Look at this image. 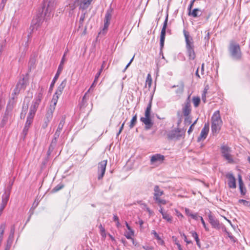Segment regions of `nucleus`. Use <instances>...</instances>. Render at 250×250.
I'll use <instances>...</instances> for the list:
<instances>
[{"instance_id": "obj_1", "label": "nucleus", "mask_w": 250, "mask_h": 250, "mask_svg": "<svg viewBox=\"0 0 250 250\" xmlns=\"http://www.w3.org/2000/svg\"><path fill=\"white\" fill-rule=\"evenodd\" d=\"M46 14L47 7H46L45 3L44 2L42 8L39 10L38 13L36 16V18H34L32 21L30 27V30L31 31L28 35V37L31 36L32 32H33L35 29H37V28L41 25L43 20L45 19V17Z\"/></svg>"}, {"instance_id": "obj_2", "label": "nucleus", "mask_w": 250, "mask_h": 250, "mask_svg": "<svg viewBox=\"0 0 250 250\" xmlns=\"http://www.w3.org/2000/svg\"><path fill=\"white\" fill-rule=\"evenodd\" d=\"M66 84V80L64 79L60 85L58 86L56 92L53 95V98L51 102V105L50 106V113L48 111V118L49 117H52V114L55 110V106L58 102V98L59 96L62 94V91L64 89V88L65 87Z\"/></svg>"}, {"instance_id": "obj_3", "label": "nucleus", "mask_w": 250, "mask_h": 250, "mask_svg": "<svg viewBox=\"0 0 250 250\" xmlns=\"http://www.w3.org/2000/svg\"><path fill=\"white\" fill-rule=\"evenodd\" d=\"M185 38L186 47L189 59L193 60L196 57L194 51V42L192 37L185 30L183 31Z\"/></svg>"}, {"instance_id": "obj_4", "label": "nucleus", "mask_w": 250, "mask_h": 250, "mask_svg": "<svg viewBox=\"0 0 250 250\" xmlns=\"http://www.w3.org/2000/svg\"><path fill=\"white\" fill-rule=\"evenodd\" d=\"M230 57L234 61H239L242 59V53L240 45L233 41H231L228 47Z\"/></svg>"}, {"instance_id": "obj_5", "label": "nucleus", "mask_w": 250, "mask_h": 250, "mask_svg": "<svg viewBox=\"0 0 250 250\" xmlns=\"http://www.w3.org/2000/svg\"><path fill=\"white\" fill-rule=\"evenodd\" d=\"M211 129L213 134H217L221 129L223 122L219 110L215 111L213 114L211 119Z\"/></svg>"}, {"instance_id": "obj_6", "label": "nucleus", "mask_w": 250, "mask_h": 250, "mask_svg": "<svg viewBox=\"0 0 250 250\" xmlns=\"http://www.w3.org/2000/svg\"><path fill=\"white\" fill-rule=\"evenodd\" d=\"M151 109V102H149L145 110V117H141L140 120L145 125L146 129H149L153 125V123L150 119V112Z\"/></svg>"}, {"instance_id": "obj_7", "label": "nucleus", "mask_w": 250, "mask_h": 250, "mask_svg": "<svg viewBox=\"0 0 250 250\" xmlns=\"http://www.w3.org/2000/svg\"><path fill=\"white\" fill-rule=\"evenodd\" d=\"M221 152L222 157L227 161L229 164L234 163L233 156L231 154V149L227 145H222L221 146Z\"/></svg>"}, {"instance_id": "obj_8", "label": "nucleus", "mask_w": 250, "mask_h": 250, "mask_svg": "<svg viewBox=\"0 0 250 250\" xmlns=\"http://www.w3.org/2000/svg\"><path fill=\"white\" fill-rule=\"evenodd\" d=\"M15 104V97L13 96L12 98H11L6 106V110L5 113L1 120V123L0 124V126L1 127H3L8 122V114L9 112L12 111L13 109L14 106Z\"/></svg>"}, {"instance_id": "obj_9", "label": "nucleus", "mask_w": 250, "mask_h": 250, "mask_svg": "<svg viewBox=\"0 0 250 250\" xmlns=\"http://www.w3.org/2000/svg\"><path fill=\"white\" fill-rule=\"evenodd\" d=\"M65 123V117H62L59 125L58 126V128L57 129V130L54 134V139L52 140L50 147L49 149L51 148H53L54 146L56 145V143L57 142V139L59 137L60 133L62 131V130L63 128V126L64 125V124Z\"/></svg>"}, {"instance_id": "obj_10", "label": "nucleus", "mask_w": 250, "mask_h": 250, "mask_svg": "<svg viewBox=\"0 0 250 250\" xmlns=\"http://www.w3.org/2000/svg\"><path fill=\"white\" fill-rule=\"evenodd\" d=\"M27 82L28 80L26 78L24 77L22 79H20L17 83L12 95H17L21 92V91L24 90L27 84Z\"/></svg>"}, {"instance_id": "obj_11", "label": "nucleus", "mask_w": 250, "mask_h": 250, "mask_svg": "<svg viewBox=\"0 0 250 250\" xmlns=\"http://www.w3.org/2000/svg\"><path fill=\"white\" fill-rule=\"evenodd\" d=\"M168 14H167L165 20L164 21L163 26L162 27V29L161 30V35H160V44L161 48L162 49L164 45V42H165V36H166V29L167 25V22H168Z\"/></svg>"}, {"instance_id": "obj_12", "label": "nucleus", "mask_w": 250, "mask_h": 250, "mask_svg": "<svg viewBox=\"0 0 250 250\" xmlns=\"http://www.w3.org/2000/svg\"><path fill=\"white\" fill-rule=\"evenodd\" d=\"M182 106V112L184 116L185 117L189 116L191 111L190 95L188 96Z\"/></svg>"}, {"instance_id": "obj_13", "label": "nucleus", "mask_w": 250, "mask_h": 250, "mask_svg": "<svg viewBox=\"0 0 250 250\" xmlns=\"http://www.w3.org/2000/svg\"><path fill=\"white\" fill-rule=\"evenodd\" d=\"M107 160H104L98 164V179L101 180L104 177L105 173Z\"/></svg>"}, {"instance_id": "obj_14", "label": "nucleus", "mask_w": 250, "mask_h": 250, "mask_svg": "<svg viewBox=\"0 0 250 250\" xmlns=\"http://www.w3.org/2000/svg\"><path fill=\"white\" fill-rule=\"evenodd\" d=\"M208 221L212 228L216 229H220L221 228V224L219 221L210 212L208 215Z\"/></svg>"}, {"instance_id": "obj_15", "label": "nucleus", "mask_w": 250, "mask_h": 250, "mask_svg": "<svg viewBox=\"0 0 250 250\" xmlns=\"http://www.w3.org/2000/svg\"><path fill=\"white\" fill-rule=\"evenodd\" d=\"M228 179V185L229 188H235L236 187V179L231 173H228L226 175Z\"/></svg>"}, {"instance_id": "obj_16", "label": "nucleus", "mask_w": 250, "mask_h": 250, "mask_svg": "<svg viewBox=\"0 0 250 250\" xmlns=\"http://www.w3.org/2000/svg\"><path fill=\"white\" fill-rule=\"evenodd\" d=\"M180 133V129L177 128L169 132L167 134V137L170 140H178L182 137Z\"/></svg>"}, {"instance_id": "obj_17", "label": "nucleus", "mask_w": 250, "mask_h": 250, "mask_svg": "<svg viewBox=\"0 0 250 250\" xmlns=\"http://www.w3.org/2000/svg\"><path fill=\"white\" fill-rule=\"evenodd\" d=\"M209 125L208 124H205L201 131L200 136L197 139L198 142H200L201 140H205L207 137Z\"/></svg>"}, {"instance_id": "obj_18", "label": "nucleus", "mask_w": 250, "mask_h": 250, "mask_svg": "<svg viewBox=\"0 0 250 250\" xmlns=\"http://www.w3.org/2000/svg\"><path fill=\"white\" fill-rule=\"evenodd\" d=\"M164 156L160 154H156L155 155H153L151 157V164H153L156 163H161L164 161Z\"/></svg>"}, {"instance_id": "obj_19", "label": "nucleus", "mask_w": 250, "mask_h": 250, "mask_svg": "<svg viewBox=\"0 0 250 250\" xmlns=\"http://www.w3.org/2000/svg\"><path fill=\"white\" fill-rule=\"evenodd\" d=\"M32 97V96H31V97L28 96V97H25V98L24 99V100L23 103V105H22L21 114H26V113L27 111L28 108L29 103L30 102L31 98Z\"/></svg>"}, {"instance_id": "obj_20", "label": "nucleus", "mask_w": 250, "mask_h": 250, "mask_svg": "<svg viewBox=\"0 0 250 250\" xmlns=\"http://www.w3.org/2000/svg\"><path fill=\"white\" fill-rule=\"evenodd\" d=\"M163 194L164 191L160 189L159 187L157 185L155 186L153 194L154 200L158 199V198H160Z\"/></svg>"}, {"instance_id": "obj_21", "label": "nucleus", "mask_w": 250, "mask_h": 250, "mask_svg": "<svg viewBox=\"0 0 250 250\" xmlns=\"http://www.w3.org/2000/svg\"><path fill=\"white\" fill-rule=\"evenodd\" d=\"M239 187L240 190V192L242 194L244 195L246 192V189L244 187V185L243 182L242 176L240 174L238 175Z\"/></svg>"}, {"instance_id": "obj_22", "label": "nucleus", "mask_w": 250, "mask_h": 250, "mask_svg": "<svg viewBox=\"0 0 250 250\" xmlns=\"http://www.w3.org/2000/svg\"><path fill=\"white\" fill-rule=\"evenodd\" d=\"M80 8L83 9H87L93 0H79Z\"/></svg>"}, {"instance_id": "obj_23", "label": "nucleus", "mask_w": 250, "mask_h": 250, "mask_svg": "<svg viewBox=\"0 0 250 250\" xmlns=\"http://www.w3.org/2000/svg\"><path fill=\"white\" fill-rule=\"evenodd\" d=\"M61 71H62V67L61 66V65H60V66L58 67V71L50 84V89H51L52 88V87L54 86L55 83H56V81L57 80V79H58V78L59 77L60 72Z\"/></svg>"}, {"instance_id": "obj_24", "label": "nucleus", "mask_w": 250, "mask_h": 250, "mask_svg": "<svg viewBox=\"0 0 250 250\" xmlns=\"http://www.w3.org/2000/svg\"><path fill=\"white\" fill-rule=\"evenodd\" d=\"M202 14V11L201 9L199 8H194L192 11H190V14H189V11H188V15L191 16L194 18H196L200 17Z\"/></svg>"}, {"instance_id": "obj_25", "label": "nucleus", "mask_w": 250, "mask_h": 250, "mask_svg": "<svg viewBox=\"0 0 250 250\" xmlns=\"http://www.w3.org/2000/svg\"><path fill=\"white\" fill-rule=\"evenodd\" d=\"M14 235L9 234L7 240V245L5 250H9L14 239Z\"/></svg>"}, {"instance_id": "obj_26", "label": "nucleus", "mask_w": 250, "mask_h": 250, "mask_svg": "<svg viewBox=\"0 0 250 250\" xmlns=\"http://www.w3.org/2000/svg\"><path fill=\"white\" fill-rule=\"evenodd\" d=\"M190 233L191 234L192 236L194 238V239L196 242L197 245L198 246V247L199 248H200L201 245L200 242V239L198 237V235L197 233L195 231H191L190 232Z\"/></svg>"}, {"instance_id": "obj_27", "label": "nucleus", "mask_w": 250, "mask_h": 250, "mask_svg": "<svg viewBox=\"0 0 250 250\" xmlns=\"http://www.w3.org/2000/svg\"><path fill=\"white\" fill-rule=\"evenodd\" d=\"M41 196H38L36 200H35L34 202L33 203L32 208L30 209V210H32V212H31V214L33 213V210L36 208L38 206L40 201L41 199H42L43 198V196L40 199Z\"/></svg>"}, {"instance_id": "obj_28", "label": "nucleus", "mask_w": 250, "mask_h": 250, "mask_svg": "<svg viewBox=\"0 0 250 250\" xmlns=\"http://www.w3.org/2000/svg\"><path fill=\"white\" fill-rule=\"evenodd\" d=\"M184 84L182 83L180 85H177V89L176 90V93L180 95L182 94L184 91Z\"/></svg>"}, {"instance_id": "obj_29", "label": "nucleus", "mask_w": 250, "mask_h": 250, "mask_svg": "<svg viewBox=\"0 0 250 250\" xmlns=\"http://www.w3.org/2000/svg\"><path fill=\"white\" fill-rule=\"evenodd\" d=\"M152 83V79L150 74H148L146 82V86L147 85L148 88H150Z\"/></svg>"}, {"instance_id": "obj_30", "label": "nucleus", "mask_w": 250, "mask_h": 250, "mask_svg": "<svg viewBox=\"0 0 250 250\" xmlns=\"http://www.w3.org/2000/svg\"><path fill=\"white\" fill-rule=\"evenodd\" d=\"M137 114H136L133 117V118H132V119L130 122V124L129 125L130 128H133L134 127V126L136 125V124L137 123Z\"/></svg>"}, {"instance_id": "obj_31", "label": "nucleus", "mask_w": 250, "mask_h": 250, "mask_svg": "<svg viewBox=\"0 0 250 250\" xmlns=\"http://www.w3.org/2000/svg\"><path fill=\"white\" fill-rule=\"evenodd\" d=\"M163 218L166 220L167 222L171 223L172 222V217L167 212L165 213H162Z\"/></svg>"}, {"instance_id": "obj_32", "label": "nucleus", "mask_w": 250, "mask_h": 250, "mask_svg": "<svg viewBox=\"0 0 250 250\" xmlns=\"http://www.w3.org/2000/svg\"><path fill=\"white\" fill-rule=\"evenodd\" d=\"M9 199V194L6 193H4L2 196V202L1 203L4 205H6L7 202Z\"/></svg>"}, {"instance_id": "obj_33", "label": "nucleus", "mask_w": 250, "mask_h": 250, "mask_svg": "<svg viewBox=\"0 0 250 250\" xmlns=\"http://www.w3.org/2000/svg\"><path fill=\"white\" fill-rule=\"evenodd\" d=\"M200 98L198 97H193L192 98V101L194 106L197 107L199 106L200 103Z\"/></svg>"}, {"instance_id": "obj_34", "label": "nucleus", "mask_w": 250, "mask_h": 250, "mask_svg": "<svg viewBox=\"0 0 250 250\" xmlns=\"http://www.w3.org/2000/svg\"><path fill=\"white\" fill-rule=\"evenodd\" d=\"M105 62H106L105 61H104L103 62V63H102V64L101 65L100 69L99 70V71L98 72V73L96 74V75L95 76V79H98V78L100 77V75H101L103 70L104 68V64L105 63Z\"/></svg>"}, {"instance_id": "obj_35", "label": "nucleus", "mask_w": 250, "mask_h": 250, "mask_svg": "<svg viewBox=\"0 0 250 250\" xmlns=\"http://www.w3.org/2000/svg\"><path fill=\"white\" fill-rule=\"evenodd\" d=\"M154 200L158 204V205L160 207H161L162 205H164L167 204L166 200H165L164 199H162L160 197L158 198V199H155Z\"/></svg>"}, {"instance_id": "obj_36", "label": "nucleus", "mask_w": 250, "mask_h": 250, "mask_svg": "<svg viewBox=\"0 0 250 250\" xmlns=\"http://www.w3.org/2000/svg\"><path fill=\"white\" fill-rule=\"evenodd\" d=\"M5 229V224H2L0 226V239H3V235Z\"/></svg>"}, {"instance_id": "obj_37", "label": "nucleus", "mask_w": 250, "mask_h": 250, "mask_svg": "<svg viewBox=\"0 0 250 250\" xmlns=\"http://www.w3.org/2000/svg\"><path fill=\"white\" fill-rule=\"evenodd\" d=\"M134 235V231H128L125 233V236L128 239H132V236Z\"/></svg>"}, {"instance_id": "obj_38", "label": "nucleus", "mask_w": 250, "mask_h": 250, "mask_svg": "<svg viewBox=\"0 0 250 250\" xmlns=\"http://www.w3.org/2000/svg\"><path fill=\"white\" fill-rule=\"evenodd\" d=\"M32 122H33V119H31V118L27 117V120H26V122L25 123L24 127L29 128L30 125L32 124Z\"/></svg>"}, {"instance_id": "obj_39", "label": "nucleus", "mask_w": 250, "mask_h": 250, "mask_svg": "<svg viewBox=\"0 0 250 250\" xmlns=\"http://www.w3.org/2000/svg\"><path fill=\"white\" fill-rule=\"evenodd\" d=\"M111 18V12L107 11L105 15L104 20L110 21Z\"/></svg>"}, {"instance_id": "obj_40", "label": "nucleus", "mask_w": 250, "mask_h": 250, "mask_svg": "<svg viewBox=\"0 0 250 250\" xmlns=\"http://www.w3.org/2000/svg\"><path fill=\"white\" fill-rule=\"evenodd\" d=\"M97 80H98V79H95V78L94 79V80L93 83H92V84L91 85L90 88L88 90L87 92H89L90 91L93 90V88L96 86V83L97 82Z\"/></svg>"}, {"instance_id": "obj_41", "label": "nucleus", "mask_w": 250, "mask_h": 250, "mask_svg": "<svg viewBox=\"0 0 250 250\" xmlns=\"http://www.w3.org/2000/svg\"><path fill=\"white\" fill-rule=\"evenodd\" d=\"M35 62V60L34 58H31L29 62V67L30 69H31L32 67L34 66V64Z\"/></svg>"}, {"instance_id": "obj_42", "label": "nucleus", "mask_w": 250, "mask_h": 250, "mask_svg": "<svg viewBox=\"0 0 250 250\" xmlns=\"http://www.w3.org/2000/svg\"><path fill=\"white\" fill-rule=\"evenodd\" d=\"M207 92V89L205 88V89L203 91V93L202 94V99L204 103H205L206 102V94Z\"/></svg>"}, {"instance_id": "obj_43", "label": "nucleus", "mask_w": 250, "mask_h": 250, "mask_svg": "<svg viewBox=\"0 0 250 250\" xmlns=\"http://www.w3.org/2000/svg\"><path fill=\"white\" fill-rule=\"evenodd\" d=\"M180 234L184 237V241L187 243V244H191L192 243L191 240H188L187 236L184 233H180Z\"/></svg>"}, {"instance_id": "obj_44", "label": "nucleus", "mask_w": 250, "mask_h": 250, "mask_svg": "<svg viewBox=\"0 0 250 250\" xmlns=\"http://www.w3.org/2000/svg\"><path fill=\"white\" fill-rule=\"evenodd\" d=\"M63 185H58L56 187H55L52 190L53 192H56L58 190H60L63 188Z\"/></svg>"}, {"instance_id": "obj_45", "label": "nucleus", "mask_w": 250, "mask_h": 250, "mask_svg": "<svg viewBox=\"0 0 250 250\" xmlns=\"http://www.w3.org/2000/svg\"><path fill=\"white\" fill-rule=\"evenodd\" d=\"M200 220H201V223H202V224H203V227H204V229H205V230H206V231H208L209 229H208V228L207 227L206 224V223H205V221L204 220V219H203V217H202V216H201V217H200Z\"/></svg>"}, {"instance_id": "obj_46", "label": "nucleus", "mask_w": 250, "mask_h": 250, "mask_svg": "<svg viewBox=\"0 0 250 250\" xmlns=\"http://www.w3.org/2000/svg\"><path fill=\"white\" fill-rule=\"evenodd\" d=\"M35 113L36 112L35 111H34L33 110H31L30 109V111H29V114L27 116V118H31V119H33L35 114Z\"/></svg>"}, {"instance_id": "obj_47", "label": "nucleus", "mask_w": 250, "mask_h": 250, "mask_svg": "<svg viewBox=\"0 0 250 250\" xmlns=\"http://www.w3.org/2000/svg\"><path fill=\"white\" fill-rule=\"evenodd\" d=\"M195 1H196V0H192L190 1V4L188 6V11H189V14H190V11H191V9L193 6L194 2Z\"/></svg>"}, {"instance_id": "obj_48", "label": "nucleus", "mask_w": 250, "mask_h": 250, "mask_svg": "<svg viewBox=\"0 0 250 250\" xmlns=\"http://www.w3.org/2000/svg\"><path fill=\"white\" fill-rule=\"evenodd\" d=\"M190 217L195 220H197L199 218H200V216H199L198 214L197 213H192L190 215Z\"/></svg>"}, {"instance_id": "obj_49", "label": "nucleus", "mask_w": 250, "mask_h": 250, "mask_svg": "<svg viewBox=\"0 0 250 250\" xmlns=\"http://www.w3.org/2000/svg\"><path fill=\"white\" fill-rule=\"evenodd\" d=\"M99 228H100V230L101 231V235L103 236H105V229H104V228L102 226V225H100Z\"/></svg>"}, {"instance_id": "obj_50", "label": "nucleus", "mask_w": 250, "mask_h": 250, "mask_svg": "<svg viewBox=\"0 0 250 250\" xmlns=\"http://www.w3.org/2000/svg\"><path fill=\"white\" fill-rule=\"evenodd\" d=\"M185 124H190L191 123V118L189 116L186 117V118L185 119Z\"/></svg>"}, {"instance_id": "obj_51", "label": "nucleus", "mask_w": 250, "mask_h": 250, "mask_svg": "<svg viewBox=\"0 0 250 250\" xmlns=\"http://www.w3.org/2000/svg\"><path fill=\"white\" fill-rule=\"evenodd\" d=\"M7 0H1V2L0 4V10H2L7 2Z\"/></svg>"}, {"instance_id": "obj_52", "label": "nucleus", "mask_w": 250, "mask_h": 250, "mask_svg": "<svg viewBox=\"0 0 250 250\" xmlns=\"http://www.w3.org/2000/svg\"><path fill=\"white\" fill-rule=\"evenodd\" d=\"M151 234H153L154 235V237L157 239V240H160V237L159 235L157 234V233L156 232L155 230H153L151 231Z\"/></svg>"}, {"instance_id": "obj_53", "label": "nucleus", "mask_w": 250, "mask_h": 250, "mask_svg": "<svg viewBox=\"0 0 250 250\" xmlns=\"http://www.w3.org/2000/svg\"><path fill=\"white\" fill-rule=\"evenodd\" d=\"M57 0H48V7L50 6H53Z\"/></svg>"}, {"instance_id": "obj_54", "label": "nucleus", "mask_w": 250, "mask_h": 250, "mask_svg": "<svg viewBox=\"0 0 250 250\" xmlns=\"http://www.w3.org/2000/svg\"><path fill=\"white\" fill-rule=\"evenodd\" d=\"M104 21V29H107L109 25V23H110V21Z\"/></svg>"}, {"instance_id": "obj_55", "label": "nucleus", "mask_w": 250, "mask_h": 250, "mask_svg": "<svg viewBox=\"0 0 250 250\" xmlns=\"http://www.w3.org/2000/svg\"><path fill=\"white\" fill-rule=\"evenodd\" d=\"M28 130H29L28 128L24 127L23 129L22 130V134H23L24 137H25V136L27 134Z\"/></svg>"}, {"instance_id": "obj_56", "label": "nucleus", "mask_w": 250, "mask_h": 250, "mask_svg": "<svg viewBox=\"0 0 250 250\" xmlns=\"http://www.w3.org/2000/svg\"><path fill=\"white\" fill-rule=\"evenodd\" d=\"M15 231V227L14 225L12 226L11 228L10 232L9 234H12L14 235V233Z\"/></svg>"}, {"instance_id": "obj_57", "label": "nucleus", "mask_w": 250, "mask_h": 250, "mask_svg": "<svg viewBox=\"0 0 250 250\" xmlns=\"http://www.w3.org/2000/svg\"><path fill=\"white\" fill-rule=\"evenodd\" d=\"M84 18H85V13H83L81 15V17L80 18V22L81 23H83V22L84 20Z\"/></svg>"}, {"instance_id": "obj_58", "label": "nucleus", "mask_w": 250, "mask_h": 250, "mask_svg": "<svg viewBox=\"0 0 250 250\" xmlns=\"http://www.w3.org/2000/svg\"><path fill=\"white\" fill-rule=\"evenodd\" d=\"M185 213L187 215L189 216H190L191 214H192L190 210L188 208H185Z\"/></svg>"}, {"instance_id": "obj_59", "label": "nucleus", "mask_w": 250, "mask_h": 250, "mask_svg": "<svg viewBox=\"0 0 250 250\" xmlns=\"http://www.w3.org/2000/svg\"><path fill=\"white\" fill-rule=\"evenodd\" d=\"M125 226L126 228L127 229L128 231H134L130 227V226L128 225L127 222H125Z\"/></svg>"}, {"instance_id": "obj_60", "label": "nucleus", "mask_w": 250, "mask_h": 250, "mask_svg": "<svg viewBox=\"0 0 250 250\" xmlns=\"http://www.w3.org/2000/svg\"><path fill=\"white\" fill-rule=\"evenodd\" d=\"M227 234L228 236L230 238V239L234 240V237L233 236L231 235V234L229 232H227Z\"/></svg>"}, {"instance_id": "obj_61", "label": "nucleus", "mask_w": 250, "mask_h": 250, "mask_svg": "<svg viewBox=\"0 0 250 250\" xmlns=\"http://www.w3.org/2000/svg\"><path fill=\"white\" fill-rule=\"evenodd\" d=\"M175 244L177 245L178 250H183L181 245L178 242H176Z\"/></svg>"}, {"instance_id": "obj_62", "label": "nucleus", "mask_w": 250, "mask_h": 250, "mask_svg": "<svg viewBox=\"0 0 250 250\" xmlns=\"http://www.w3.org/2000/svg\"><path fill=\"white\" fill-rule=\"evenodd\" d=\"M210 38V37H209V32H208L207 35L205 36V38H204V39L207 41H208L209 40Z\"/></svg>"}, {"instance_id": "obj_63", "label": "nucleus", "mask_w": 250, "mask_h": 250, "mask_svg": "<svg viewBox=\"0 0 250 250\" xmlns=\"http://www.w3.org/2000/svg\"><path fill=\"white\" fill-rule=\"evenodd\" d=\"M138 223L139 224L140 228H142V226L144 224V221L142 219H139Z\"/></svg>"}, {"instance_id": "obj_64", "label": "nucleus", "mask_w": 250, "mask_h": 250, "mask_svg": "<svg viewBox=\"0 0 250 250\" xmlns=\"http://www.w3.org/2000/svg\"><path fill=\"white\" fill-rule=\"evenodd\" d=\"M143 248L145 250H153V248L148 246H143Z\"/></svg>"}]
</instances>
